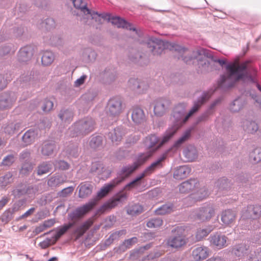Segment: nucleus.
Returning a JSON list of instances; mask_svg holds the SVG:
<instances>
[{"instance_id": "nucleus-1", "label": "nucleus", "mask_w": 261, "mask_h": 261, "mask_svg": "<svg viewBox=\"0 0 261 261\" xmlns=\"http://www.w3.org/2000/svg\"><path fill=\"white\" fill-rule=\"evenodd\" d=\"M249 60L240 63L239 58L234 59L232 63L226 66L227 73L221 76L219 86L220 87H231L238 81L249 77L247 69L250 64ZM250 80L254 82L253 79L249 76Z\"/></svg>"}, {"instance_id": "nucleus-2", "label": "nucleus", "mask_w": 261, "mask_h": 261, "mask_svg": "<svg viewBox=\"0 0 261 261\" xmlns=\"http://www.w3.org/2000/svg\"><path fill=\"white\" fill-rule=\"evenodd\" d=\"M144 175L141 173L134 180L127 184L123 189L118 193L111 200L102 205L97 211V214L104 213L109 209H111L117 206L119 202L126 199L127 193L124 191L130 190L140 185L139 181L144 178Z\"/></svg>"}, {"instance_id": "nucleus-3", "label": "nucleus", "mask_w": 261, "mask_h": 261, "mask_svg": "<svg viewBox=\"0 0 261 261\" xmlns=\"http://www.w3.org/2000/svg\"><path fill=\"white\" fill-rule=\"evenodd\" d=\"M179 127V124L176 123L169 127L166 132L161 141L154 135L147 137L144 141V144L148 151L154 149L155 152L176 133Z\"/></svg>"}, {"instance_id": "nucleus-4", "label": "nucleus", "mask_w": 261, "mask_h": 261, "mask_svg": "<svg viewBox=\"0 0 261 261\" xmlns=\"http://www.w3.org/2000/svg\"><path fill=\"white\" fill-rule=\"evenodd\" d=\"M185 226H178L172 232L176 233L175 236L169 237L166 242V245L172 248L178 249L185 245L187 239L185 234Z\"/></svg>"}, {"instance_id": "nucleus-5", "label": "nucleus", "mask_w": 261, "mask_h": 261, "mask_svg": "<svg viewBox=\"0 0 261 261\" xmlns=\"http://www.w3.org/2000/svg\"><path fill=\"white\" fill-rule=\"evenodd\" d=\"M98 198H94L82 206L76 208L69 215V218L72 221H76L83 218L85 215L91 211L97 204Z\"/></svg>"}, {"instance_id": "nucleus-6", "label": "nucleus", "mask_w": 261, "mask_h": 261, "mask_svg": "<svg viewBox=\"0 0 261 261\" xmlns=\"http://www.w3.org/2000/svg\"><path fill=\"white\" fill-rule=\"evenodd\" d=\"M215 215V210L211 204L200 207L195 213L196 218L202 222L210 221Z\"/></svg>"}, {"instance_id": "nucleus-7", "label": "nucleus", "mask_w": 261, "mask_h": 261, "mask_svg": "<svg viewBox=\"0 0 261 261\" xmlns=\"http://www.w3.org/2000/svg\"><path fill=\"white\" fill-rule=\"evenodd\" d=\"M94 122L92 119L86 120H82L76 122L72 126V129L76 130V135H84L91 132L94 128Z\"/></svg>"}, {"instance_id": "nucleus-8", "label": "nucleus", "mask_w": 261, "mask_h": 261, "mask_svg": "<svg viewBox=\"0 0 261 261\" xmlns=\"http://www.w3.org/2000/svg\"><path fill=\"white\" fill-rule=\"evenodd\" d=\"M74 6L77 8L81 9V11L86 15L89 14L93 19H95L96 21H99L105 18L101 14H98L94 11L91 12L87 7V3L86 0H71Z\"/></svg>"}, {"instance_id": "nucleus-9", "label": "nucleus", "mask_w": 261, "mask_h": 261, "mask_svg": "<svg viewBox=\"0 0 261 261\" xmlns=\"http://www.w3.org/2000/svg\"><path fill=\"white\" fill-rule=\"evenodd\" d=\"M172 47L177 51L180 55V57L186 63H190V62L194 58H196L197 55H200L201 51L197 50L191 52V51L186 49L178 45H174Z\"/></svg>"}, {"instance_id": "nucleus-10", "label": "nucleus", "mask_w": 261, "mask_h": 261, "mask_svg": "<svg viewBox=\"0 0 261 261\" xmlns=\"http://www.w3.org/2000/svg\"><path fill=\"white\" fill-rule=\"evenodd\" d=\"M261 215L260 206H248L246 210H245L242 214L241 219H256L259 218Z\"/></svg>"}, {"instance_id": "nucleus-11", "label": "nucleus", "mask_w": 261, "mask_h": 261, "mask_svg": "<svg viewBox=\"0 0 261 261\" xmlns=\"http://www.w3.org/2000/svg\"><path fill=\"white\" fill-rule=\"evenodd\" d=\"M212 245L218 249L226 247L228 245V238L225 235L215 233L209 238Z\"/></svg>"}, {"instance_id": "nucleus-12", "label": "nucleus", "mask_w": 261, "mask_h": 261, "mask_svg": "<svg viewBox=\"0 0 261 261\" xmlns=\"http://www.w3.org/2000/svg\"><path fill=\"white\" fill-rule=\"evenodd\" d=\"M237 213L232 210H226L223 211L221 214V220L224 225L231 227L236 222Z\"/></svg>"}, {"instance_id": "nucleus-13", "label": "nucleus", "mask_w": 261, "mask_h": 261, "mask_svg": "<svg viewBox=\"0 0 261 261\" xmlns=\"http://www.w3.org/2000/svg\"><path fill=\"white\" fill-rule=\"evenodd\" d=\"M167 158V154L164 153L160 156L156 161L153 162L149 166L147 167L142 173L144 177L148 176L152 174L155 170L163 167V162Z\"/></svg>"}, {"instance_id": "nucleus-14", "label": "nucleus", "mask_w": 261, "mask_h": 261, "mask_svg": "<svg viewBox=\"0 0 261 261\" xmlns=\"http://www.w3.org/2000/svg\"><path fill=\"white\" fill-rule=\"evenodd\" d=\"M209 249L205 246H198L195 248L192 253V257L194 261H202L209 255Z\"/></svg>"}, {"instance_id": "nucleus-15", "label": "nucleus", "mask_w": 261, "mask_h": 261, "mask_svg": "<svg viewBox=\"0 0 261 261\" xmlns=\"http://www.w3.org/2000/svg\"><path fill=\"white\" fill-rule=\"evenodd\" d=\"M110 114L112 116H118L122 111V102L119 98L111 99L108 103Z\"/></svg>"}, {"instance_id": "nucleus-16", "label": "nucleus", "mask_w": 261, "mask_h": 261, "mask_svg": "<svg viewBox=\"0 0 261 261\" xmlns=\"http://www.w3.org/2000/svg\"><path fill=\"white\" fill-rule=\"evenodd\" d=\"M16 99V98L14 94L7 93L2 94L0 96V109L5 110L10 108Z\"/></svg>"}, {"instance_id": "nucleus-17", "label": "nucleus", "mask_w": 261, "mask_h": 261, "mask_svg": "<svg viewBox=\"0 0 261 261\" xmlns=\"http://www.w3.org/2000/svg\"><path fill=\"white\" fill-rule=\"evenodd\" d=\"M124 180V178H116L112 180L109 184L103 187L97 193L99 199L102 198L107 195L114 187Z\"/></svg>"}, {"instance_id": "nucleus-18", "label": "nucleus", "mask_w": 261, "mask_h": 261, "mask_svg": "<svg viewBox=\"0 0 261 261\" xmlns=\"http://www.w3.org/2000/svg\"><path fill=\"white\" fill-rule=\"evenodd\" d=\"M199 185V182L196 179H190L183 182L179 186V192L181 193H188L194 191Z\"/></svg>"}, {"instance_id": "nucleus-19", "label": "nucleus", "mask_w": 261, "mask_h": 261, "mask_svg": "<svg viewBox=\"0 0 261 261\" xmlns=\"http://www.w3.org/2000/svg\"><path fill=\"white\" fill-rule=\"evenodd\" d=\"M129 88L139 93H143L148 88V85L144 82L139 81L137 79H131L128 81Z\"/></svg>"}, {"instance_id": "nucleus-20", "label": "nucleus", "mask_w": 261, "mask_h": 261, "mask_svg": "<svg viewBox=\"0 0 261 261\" xmlns=\"http://www.w3.org/2000/svg\"><path fill=\"white\" fill-rule=\"evenodd\" d=\"M111 22L117 28H126L130 31L133 30V33L137 34V32L134 28H132L131 25L124 20L119 17H113L110 19Z\"/></svg>"}, {"instance_id": "nucleus-21", "label": "nucleus", "mask_w": 261, "mask_h": 261, "mask_svg": "<svg viewBox=\"0 0 261 261\" xmlns=\"http://www.w3.org/2000/svg\"><path fill=\"white\" fill-rule=\"evenodd\" d=\"M93 223L91 219H89L84 222L74 231L73 233L76 235L75 239L77 240L89 229Z\"/></svg>"}, {"instance_id": "nucleus-22", "label": "nucleus", "mask_w": 261, "mask_h": 261, "mask_svg": "<svg viewBox=\"0 0 261 261\" xmlns=\"http://www.w3.org/2000/svg\"><path fill=\"white\" fill-rule=\"evenodd\" d=\"M210 95L208 94H204L201 97L200 99L198 100V101L195 102L192 108V109L190 111L188 114L186 116L184 119V122L187 121L189 117H190L193 114H194L196 112L198 111L201 106L209 98Z\"/></svg>"}, {"instance_id": "nucleus-23", "label": "nucleus", "mask_w": 261, "mask_h": 261, "mask_svg": "<svg viewBox=\"0 0 261 261\" xmlns=\"http://www.w3.org/2000/svg\"><path fill=\"white\" fill-rule=\"evenodd\" d=\"M207 196L208 192L205 188L204 187L200 188L199 185L197 188H195L194 192L192 194L191 198L195 201H200L206 198Z\"/></svg>"}, {"instance_id": "nucleus-24", "label": "nucleus", "mask_w": 261, "mask_h": 261, "mask_svg": "<svg viewBox=\"0 0 261 261\" xmlns=\"http://www.w3.org/2000/svg\"><path fill=\"white\" fill-rule=\"evenodd\" d=\"M191 172L190 168L187 166H182L177 168L174 172V177L178 180L186 178Z\"/></svg>"}, {"instance_id": "nucleus-25", "label": "nucleus", "mask_w": 261, "mask_h": 261, "mask_svg": "<svg viewBox=\"0 0 261 261\" xmlns=\"http://www.w3.org/2000/svg\"><path fill=\"white\" fill-rule=\"evenodd\" d=\"M79 197L80 198H84L91 195L92 192L93 186L90 184L83 182L79 185Z\"/></svg>"}, {"instance_id": "nucleus-26", "label": "nucleus", "mask_w": 261, "mask_h": 261, "mask_svg": "<svg viewBox=\"0 0 261 261\" xmlns=\"http://www.w3.org/2000/svg\"><path fill=\"white\" fill-rule=\"evenodd\" d=\"M169 102L166 100H159L155 103L154 107L155 115L158 116H162L165 112L166 107L168 106Z\"/></svg>"}, {"instance_id": "nucleus-27", "label": "nucleus", "mask_w": 261, "mask_h": 261, "mask_svg": "<svg viewBox=\"0 0 261 261\" xmlns=\"http://www.w3.org/2000/svg\"><path fill=\"white\" fill-rule=\"evenodd\" d=\"M154 152V150L152 149V150L147 151L145 153L140 154L136 161L135 162L134 164L138 168L139 166L144 164L148 159L152 155Z\"/></svg>"}, {"instance_id": "nucleus-28", "label": "nucleus", "mask_w": 261, "mask_h": 261, "mask_svg": "<svg viewBox=\"0 0 261 261\" xmlns=\"http://www.w3.org/2000/svg\"><path fill=\"white\" fill-rule=\"evenodd\" d=\"M187 162H193L197 158L196 148L192 146H188L184 151Z\"/></svg>"}, {"instance_id": "nucleus-29", "label": "nucleus", "mask_w": 261, "mask_h": 261, "mask_svg": "<svg viewBox=\"0 0 261 261\" xmlns=\"http://www.w3.org/2000/svg\"><path fill=\"white\" fill-rule=\"evenodd\" d=\"M133 121L136 123H140L145 119V115L143 111L139 108H135L132 114Z\"/></svg>"}, {"instance_id": "nucleus-30", "label": "nucleus", "mask_w": 261, "mask_h": 261, "mask_svg": "<svg viewBox=\"0 0 261 261\" xmlns=\"http://www.w3.org/2000/svg\"><path fill=\"white\" fill-rule=\"evenodd\" d=\"M124 133L122 129L119 127L114 129V130L110 133L109 137L112 140V142L116 144H117L120 142L122 138Z\"/></svg>"}, {"instance_id": "nucleus-31", "label": "nucleus", "mask_w": 261, "mask_h": 261, "mask_svg": "<svg viewBox=\"0 0 261 261\" xmlns=\"http://www.w3.org/2000/svg\"><path fill=\"white\" fill-rule=\"evenodd\" d=\"M32 56L31 48L28 47L21 48L18 55V60L20 62H26Z\"/></svg>"}, {"instance_id": "nucleus-32", "label": "nucleus", "mask_w": 261, "mask_h": 261, "mask_svg": "<svg viewBox=\"0 0 261 261\" xmlns=\"http://www.w3.org/2000/svg\"><path fill=\"white\" fill-rule=\"evenodd\" d=\"M59 117L63 122L69 123L72 120L73 114L69 110H62L59 114Z\"/></svg>"}, {"instance_id": "nucleus-33", "label": "nucleus", "mask_w": 261, "mask_h": 261, "mask_svg": "<svg viewBox=\"0 0 261 261\" xmlns=\"http://www.w3.org/2000/svg\"><path fill=\"white\" fill-rule=\"evenodd\" d=\"M73 223H69L68 224L64 225L58 228L57 232L54 237V241L53 243H55L57 240H58L61 237L65 234L69 228L73 226Z\"/></svg>"}, {"instance_id": "nucleus-34", "label": "nucleus", "mask_w": 261, "mask_h": 261, "mask_svg": "<svg viewBox=\"0 0 261 261\" xmlns=\"http://www.w3.org/2000/svg\"><path fill=\"white\" fill-rule=\"evenodd\" d=\"M36 136L37 133L35 131L30 129L24 133L22 137V140L28 145L34 141Z\"/></svg>"}, {"instance_id": "nucleus-35", "label": "nucleus", "mask_w": 261, "mask_h": 261, "mask_svg": "<svg viewBox=\"0 0 261 261\" xmlns=\"http://www.w3.org/2000/svg\"><path fill=\"white\" fill-rule=\"evenodd\" d=\"M243 128L248 133L253 134L257 130L258 126L254 121H245L243 122Z\"/></svg>"}, {"instance_id": "nucleus-36", "label": "nucleus", "mask_w": 261, "mask_h": 261, "mask_svg": "<svg viewBox=\"0 0 261 261\" xmlns=\"http://www.w3.org/2000/svg\"><path fill=\"white\" fill-rule=\"evenodd\" d=\"M52 165L51 164L47 162H43L40 164L37 169V174L42 175L49 172L51 169Z\"/></svg>"}, {"instance_id": "nucleus-37", "label": "nucleus", "mask_w": 261, "mask_h": 261, "mask_svg": "<svg viewBox=\"0 0 261 261\" xmlns=\"http://www.w3.org/2000/svg\"><path fill=\"white\" fill-rule=\"evenodd\" d=\"M103 141V138L101 136H93L91 139L89 145L91 148L96 149L102 146Z\"/></svg>"}, {"instance_id": "nucleus-38", "label": "nucleus", "mask_w": 261, "mask_h": 261, "mask_svg": "<svg viewBox=\"0 0 261 261\" xmlns=\"http://www.w3.org/2000/svg\"><path fill=\"white\" fill-rule=\"evenodd\" d=\"M54 60L53 54L50 51H46L44 52L42 57V63L45 66L50 65Z\"/></svg>"}, {"instance_id": "nucleus-39", "label": "nucleus", "mask_w": 261, "mask_h": 261, "mask_svg": "<svg viewBox=\"0 0 261 261\" xmlns=\"http://www.w3.org/2000/svg\"><path fill=\"white\" fill-rule=\"evenodd\" d=\"M212 230L213 229L211 227L207 228H200L198 229L195 236L197 241H201L204 238L206 237Z\"/></svg>"}, {"instance_id": "nucleus-40", "label": "nucleus", "mask_w": 261, "mask_h": 261, "mask_svg": "<svg viewBox=\"0 0 261 261\" xmlns=\"http://www.w3.org/2000/svg\"><path fill=\"white\" fill-rule=\"evenodd\" d=\"M173 211V205L172 204H165L160 207L155 211L156 215H166L171 213Z\"/></svg>"}, {"instance_id": "nucleus-41", "label": "nucleus", "mask_w": 261, "mask_h": 261, "mask_svg": "<svg viewBox=\"0 0 261 261\" xmlns=\"http://www.w3.org/2000/svg\"><path fill=\"white\" fill-rule=\"evenodd\" d=\"M138 167L134 164L123 167L122 169L121 173L123 176L119 178H124V179L129 176L134 171H135Z\"/></svg>"}, {"instance_id": "nucleus-42", "label": "nucleus", "mask_w": 261, "mask_h": 261, "mask_svg": "<svg viewBox=\"0 0 261 261\" xmlns=\"http://www.w3.org/2000/svg\"><path fill=\"white\" fill-rule=\"evenodd\" d=\"M163 224V220L160 218H152L149 220L146 225L150 228H159L162 226Z\"/></svg>"}, {"instance_id": "nucleus-43", "label": "nucleus", "mask_w": 261, "mask_h": 261, "mask_svg": "<svg viewBox=\"0 0 261 261\" xmlns=\"http://www.w3.org/2000/svg\"><path fill=\"white\" fill-rule=\"evenodd\" d=\"M55 149V145L52 143H45L43 145L42 148V153L44 155H49L51 154Z\"/></svg>"}, {"instance_id": "nucleus-44", "label": "nucleus", "mask_w": 261, "mask_h": 261, "mask_svg": "<svg viewBox=\"0 0 261 261\" xmlns=\"http://www.w3.org/2000/svg\"><path fill=\"white\" fill-rule=\"evenodd\" d=\"M143 211L142 206L139 204H135L129 207L127 210V213L131 215H138Z\"/></svg>"}, {"instance_id": "nucleus-45", "label": "nucleus", "mask_w": 261, "mask_h": 261, "mask_svg": "<svg viewBox=\"0 0 261 261\" xmlns=\"http://www.w3.org/2000/svg\"><path fill=\"white\" fill-rule=\"evenodd\" d=\"M190 135V130L186 131L182 136L175 142L174 146L176 147H178L180 146L183 143H184L189 138Z\"/></svg>"}, {"instance_id": "nucleus-46", "label": "nucleus", "mask_w": 261, "mask_h": 261, "mask_svg": "<svg viewBox=\"0 0 261 261\" xmlns=\"http://www.w3.org/2000/svg\"><path fill=\"white\" fill-rule=\"evenodd\" d=\"M190 135V130L186 131L182 136L175 142L174 146L176 147H178L180 146L183 143H184L189 138Z\"/></svg>"}, {"instance_id": "nucleus-47", "label": "nucleus", "mask_w": 261, "mask_h": 261, "mask_svg": "<svg viewBox=\"0 0 261 261\" xmlns=\"http://www.w3.org/2000/svg\"><path fill=\"white\" fill-rule=\"evenodd\" d=\"M20 126L19 123H12L5 127V131L9 134H14L16 130H19Z\"/></svg>"}, {"instance_id": "nucleus-48", "label": "nucleus", "mask_w": 261, "mask_h": 261, "mask_svg": "<svg viewBox=\"0 0 261 261\" xmlns=\"http://www.w3.org/2000/svg\"><path fill=\"white\" fill-rule=\"evenodd\" d=\"M242 107V100L241 99H237L234 100L233 103L230 105V108L231 111L233 112H236L239 111Z\"/></svg>"}, {"instance_id": "nucleus-49", "label": "nucleus", "mask_w": 261, "mask_h": 261, "mask_svg": "<svg viewBox=\"0 0 261 261\" xmlns=\"http://www.w3.org/2000/svg\"><path fill=\"white\" fill-rule=\"evenodd\" d=\"M251 158L254 163H258L261 161V148H256L251 155Z\"/></svg>"}, {"instance_id": "nucleus-50", "label": "nucleus", "mask_w": 261, "mask_h": 261, "mask_svg": "<svg viewBox=\"0 0 261 261\" xmlns=\"http://www.w3.org/2000/svg\"><path fill=\"white\" fill-rule=\"evenodd\" d=\"M148 45H150L149 47L151 48V50L154 55H158L161 54L160 50L161 45L154 41H150L148 43Z\"/></svg>"}, {"instance_id": "nucleus-51", "label": "nucleus", "mask_w": 261, "mask_h": 261, "mask_svg": "<svg viewBox=\"0 0 261 261\" xmlns=\"http://www.w3.org/2000/svg\"><path fill=\"white\" fill-rule=\"evenodd\" d=\"M60 176H55L51 177L47 181L48 185L50 187H54L62 184L63 181H60Z\"/></svg>"}, {"instance_id": "nucleus-52", "label": "nucleus", "mask_w": 261, "mask_h": 261, "mask_svg": "<svg viewBox=\"0 0 261 261\" xmlns=\"http://www.w3.org/2000/svg\"><path fill=\"white\" fill-rule=\"evenodd\" d=\"M54 107V103L52 101L45 99L42 106V110L44 112H48L51 110Z\"/></svg>"}, {"instance_id": "nucleus-53", "label": "nucleus", "mask_w": 261, "mask_h": 261, "mask_svg": "<svg viewBox=\"0 0 261 261\" xmlns=\"http://www.w3.org/2000/svg\"><path fill=\"white\" fill-rule=\"evenodd\" d=\"M56 168L60 170H66L69 168V164L64 161H59L56 163L55 165Z\"/></svg>"}, {"instance_id": "nucleus-54", "label": "nucleus", "mask_w": 261, "mask_h": 261, "mask_svg": "<svg viewBox=\"0 0 261 261\" xmlns=\"http://www.w3.org/2000/svg\"><path fill=\"white\" fill-rule=\"evenodd\" d=\"M7 74H0V90L5 88L8 83Z\"/></svg>"}, {"instance_id": "nucleus-55", "label": "nucleus", "mask_w": 261, "mask_h": 261, "mask_svg": "<svg viewBox=\"0 0 261 261\" xmlns=\"http://www.w3.org/2000/svg\"><path fill=\"white\" fill-rule=\"evenodd\" d=\"M14 161V157L12 155L7 156L3 161V164L6 166L11 165Z\"/></svg>"}, {"instance_id": "nucleus-56", "label": "nucleus", "mask_w": 261, "mask_h": 261, "mask_svg": "<svg viewBox=\"0 0 261 261\" xmlns=\"http://www.w3.org/2000/svg\"><path fill=\"white\" fill-rule=\"evenodd\" d=\"M32 169V165L29 163H26L24 164L22 167L21 172L23 174H25L29 173V172L31 171Z\"/></svg>"}, {"instance_id": "nucleus-57", "label": "nucleus", "mask_w": 261, "mask_h": 261, "mask_svg": "<svg viewBox=\"0 0 261 261\" xmlns=\"http://www.w3.org/2000/svg\"><path fill=\"white\" fill-rule=\"evenodd\" d=\"M229 183L227 179H221L219 180L217 183V186L219 187L220 189H225L228 185Z\"/></svg>"}, {"instance_id": "nucleus-58", "label": "nucleus", "mask_w": 261, "mask_h": 261, "mask_svg": "<svg viewBox=\"0 0 261 261\" xmlns=\"http://www.w3.org/2000/svg\"><path fill=\"white\" fill-rule=\"evenodd\" d=\"M56 221L55 219H50L47 220H45L42 224L45 227V229H47L48 228H50L54 225Z\"/></svg>"}, {"instance_id": "nucleus-59", "label": "nucleus", "mask_w": 261, "mask_h": 261, "mask_svg": "<svg viewBox=\"0 0 261 261\" xmlns=\"http://www.w3.org/2000/svg\"><path fill=\"white\" fill-rule=\"evenodd\" d=\"M125 233V230H120L119 231L115 232L113 233H112L109 237V240H114V239H116L117 238L119 237L122 234H124Z\"/></svg>"}, {"instance_id": "nucleus-60", "label": "nucleus", "mask_w": 261, "mask_h": 261, "mask_svg": "<svg viewBox=\"0 0 261 261\" xmlns=\"http://www.w3.org/2000/svg\"><path fill=\"white\" fill-rule=\"evenodd\" d=\"M50 245H51V240L49 239H47L46 240H45L39 243L40 247L42 249L47 248Z\"/></svg>"}, {"instance_id": "nucleus-61", "label": "nucleus", "mask_w": 261, "mask_h": 261, "mask_svg": "<svg viewBox=\"0 0 261 261\" xmlns=\"http://www.w3.org/2000/svg\"><path fill=\"white\" fill-rule=\"evenodd\" d=\"M86 79V75H83L80 78L76 80L74 82V86L75 87H79L82 84H83L85 82V81Z\"/></svg>"}, {"instance_id": "nucleus-62", "label": "nucleus", "mask_w": 261, "mask_h": 261, "mask_svg": "<svg viewBox=\"0 0 261 261\" xmlns=\"http://www.w3.org/2000/svg\"><path fill=\"white\" fill-rule=\"evenodd\" d=\"M45 230L46 229L44 226L43 224H41L35 228V230L33 231V233H34L35 235H37Z\"/></svg>"}, {"instance_id": "nucleus-63", "label": "nucleus", "mask_w": 261, "mask_h": 261, "mask_svg": "<svg viewBox=\"0 0 261 261\" xmlns=\"http://www.w3.org/2000/svg\"><path fill=\"white\" fill-rule=\"evenodd\" d=\"M137 241V238L134 237L131 239L125 240V242H124V244L127 247L129 248L133 244L136 243Z\"/></svg>"}, {"instance_id": "nucleus-64", "label": "nucleus", "mask_w": 261, "mask_h": 261, "mask_svg": "<svg viewBox=\"0 0 261 261\" xmlns=\"http://www.w3.org/2000/svg\"><path fill=\"white\" fill-rule=\"evenodd\" d=\"M73 188L72 187H69L68 188L64 189L61 193L63 196H66L67 195L71 194L73 191Z\"/></svg>"}]
</instances>
